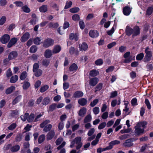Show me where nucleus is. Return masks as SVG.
<instances>
[{"label": "nucleus", "instance_id": "obj_1", "mask_svg": "<svg viewBox=\"0 0 153 153\" xmlns=\"http://www.w3.org/2000/svg\"><path fill=\"white\" fill-rule=\"evenodd\" d=\"M125 32L126 34L128 36H130L132 34V36H135L140 34V29L137 25L134 26L133 28L127 25L126 28Z\"/></svg>", "mask_w": 153, "mask_h": 153}, {"label": "nucleus", "instance_id": "obj_2", "mask_svg": "<svg viewBox=\"0 0 153 153\" xmlns=\"http://www.w3.org/2000/svg\"><path fill=\"white\" fill-rule=\"evenodd\" d=\"M149 48H146L145 51L146 55L143 59V61L145 62L149 61L151 60L152 56V52L149 51Z\"/></svg>", "mask_w": 153, "mask_h": 153}, {"label": "nucleus", "instance_id": "obj_3", "mask_svg": "<svg viewBox=\"0 0 153 153\" xmlns=\"http://www.w3.org/2000/svg\"><path fill=\"white\" fill-rule=\"evenodd\" d=\"M134 135L136 136H139L145 133V131L144 129L139 128H134Z\"/></svg>", "mask_w": 153, "mask_h": 153}, {"label": "nucleus", "instance_id": "obj_4", "mask_svg": "<svg viewBox=\"0 0 153 153\" xmlns=\"http://www.w3.org/2000/svg\"><path fill=\"white\" fill-rule=\"evenodd\" d=\"M130 55V53L129 51H128L125 53L123 57L125 58V59L124 60V62L125 63H128L130 62L132 60L131 57H129Z\"/></svg>", "mask_w": 153, "mask_h": 153}, {"label": "nucleus", "instance_id": "obj_5", "mask_svg": "<svg viewBox=\"0 0 153 153\" xmlns=\"http://www.w3.org/2000/svg\"><path fill=\"white\" fill-rule=\"evenodd\" d=\"M10 39V37L9 35L5 34L1 37V41L2 43L4 44L7 43Z\"/></svg>", "mask_w": 153, "mask_h": 153}, {"label": "nucleus", "instance_id": "obj_6", "mask_svg": "<svg viewBox=\"0 0 153 153\" xmlns=\"http://www.w3.org/2000/svg\"><path fill=\"white\" fill-rule=\"evenodd\" d=\"M18 40L17 38H13L11 39L7 44V47L9 48L12 47L17 42Z\"/></svg>", "mask_w": 153, "mask_h": 153}, {"label": "nucleus", "instance_id": "obj_7", "mask_svg": "<svg viewBox=\"0 0 153 153\" xmlns=\"http://www.w3.org/2000/svg\"><path fill=\"white\" fill-rule=\"evenodd\" d=\"M123 12L124 15L128 16L131 13V10L129 6H126L123 7Z\"/></svg>", "mask_w": 153, "mask_h": 153}, {"label": "nucleus", "instance_id": "obj_8", "mask_svg": "<svg viewBox=\"0 0 153 153\" xmlns=\"http://www.w3.org/2000/svg\"><path fill=\"white\" fill-rule=\"evenodd\" d=\"M48 121L46 120L43 122L40 125V126L41 128L44 127L43 131L45 132H47L48 131Z\"/></svg>", "mask_w": 153, "mask_h": 153}, {"label": "nucleus", "instance_id": "obj_9", "mask_svg": "<svg viewBox=\"0 0 153 153\" xmlns=\"http://www.w3.org/2000/svg\"><path fill=\"white\" fill-rule=\"evenodd\" d=\"M89 36L92 38H96L99 36V33L95 30H91L89 32Z\"/></svg>", "mask_w": 153, "mask_h": 153}, {"label": "nucleus", "instance_id": "obj_10", "mask_svg": "<svg viewBox=\"0 0 153 153\" xmlns=\"http://www.w3.org/2000/svg\"><path fill=\"white\" fill-rule=\"evenodd\" d=\"M79 37L76 33H71L69 35V39L71 40H74L75 41H77Z\"/></svg>", "mask_w": 153, "mask_h": 153}, {"label": "nucleus", "instance_id": "obj_11", "mask_svg": "<svg viewBox=\"0 0 153 153\" xmlns=\"http://www.w3.org/2000/svg\"><path fill=\"white\" fill-rule=\"evenodd\" d=\"M83 95V93L81 91H76L73 94V97L75 98H78L82 97Z\"/></svg>", "mask_w": 153, "mask_h": 153}, {"label": "nucleus", "instance_id": "obj_12", "mask_svg": "<svg viewBox=\"0 0 153 153\" xmlns=\"http://www.w3.org/2000/svg\"><path fill=\"white\" fill-rule=\"evenodd\" d=\"M30 36V34L28 33H25L21 37V41L22 42H25L29 39Z\"/></svg>", "mask_w": 153, "mask_h": 153}, {"label": "nucleus", "instance_id": "obj_13", "mask_svg": "<svg viewBox=\"0 0 153 153\" xmlns=\"http://www.w3.org/2000/svg\"><path fill=\"white\" fill-rule=\"evenodd\" d=\"M98 83V78L97 77H94L91 78L90 80L89 83L91 86H94Z\"/></svg>", "mask_w": 153, "mask_h": 153}, {"label": "nucleus", "instance_id": "obj_14", "mask_svg": "<svg viewBox=\"0 0 153 153\" xmlns=\"http://www.w3.org/2000/svg\"><path fill=\"white\" fill-rule=\"evenodd\" d=\"M133 145L134 143H131L129 139L126 140L125 142L123 144V146L127 147H130Z\"/></svg>", "mask_w": 153, "mask_h": 153}, {"label": "nucleus", "instance_id": "obj_15", "mask_svg": "<svg viewBox=\"0 0 153 153\" xmlns=\"http://www.w3.org/2000/svg\"><path fill=\"white\" fill-rule=\"evenodd\" d=\"M78 102L80 105L82 106H84L87 104V100L86 99L82 98L79 99Z\"/></svg>", "mask_w": 153, "mask_h": 153}, {"label": "nucleus", "instance_id": "obj_16", "mask_svg": "<svg viewBox=\"0 0 153 153\" xmlns=\"http://www.w3.org/2000/svg\"><path fill=\"white\" fill-rule=\"evenodd\" d=\"M120 143V141L117 140H113L109 143V146L111 149L113 148V146H114L115 145L119 144Z\"/></svg>", "mask_w": 153, "mask_h": 153}, {"label": "nucleus", "instance_id": "obj_17", "mask_svg": "<svg viewBox=\"0 0 153 153\" xmlns=\"http://www.w3.org/2000/svg\"><path fill=\"white\" fill-rule=\"evenodd\" d=\"M78 68V66L75 63L72 64L69 67V70L70 71H76Z\"/></svg>", "mask_w": 153, "mask_h": 153}, {"label": "nucleus", "instance_id": "obj_18", "mask_svg": "<svg viewBox=\"0 0 153 153\" xmlns=\"http://www.w3.org/2000/svg\"><path fill=\"white\" fill-rule=\"evenodd\" d=\"M17 52L15 51H13L10 53L8 56L10 59H12L16 58L17 56Z\"/></svg>", "mask_w": 153, "mask_h": 153}, {"label": "nucleus", "instance_id": "obj_19", "mask_svg": "<svg viewBox=\"0 0 153 153\" xmlns=\"http://www.w3.org/2000/svg\"><path fill=\"white\" fill-rule=\"evenodd\" d=\"M69 52L71 54H75V55H79V51L77 48H70Z\"/></svg>", "mask_w": 153, "mask_h": 153}, {"label": "nucleus", "instance_id": "obj_20", "mask_svg": "<svg viewBox=\"0 0 153 153\" xmlns=\"http://www.w3.org/2000/svg\"><path fill=\"white\" fill-rule=\"evenodd\" d=\"M153 12V7L152 6L149 7L146 10V14L149 16L151 15Z\"/></svg>", "mask_w": 153, "mask_h": 153}, {"label": "nucleus", "instance_id": "obj_21", "mask_svg": "<svg viewBox=\"0 0 153 153\" xmlns=\"http://www.w3.org/2000/svg\"><path fill=\"white\" fill-rule=\"evenodd\" d=\"M59 25L57 22L53 23L51 22L48 23V27L49 28H52L54 29H56L59 27Z\"/></svg>", "mask_w": 153, "mask_h": 153}, {"label": "nucleus", "instance_id": "obj_22", "mask_svg": "<svg viewBox=\"0 0 153 153\" xmlns=\"http://www.w3.org/2000/svg\"><path fill=\"white\" fill-rule=\"evenodd\" d=\"M86 113V108H83L79 110L78 114L79 116L83 117L84 116Z\"/></svg>", "mask_w": 153, "mask_h": 153}, {"label": "nucleus", "instance_id": "obj_23", "mask_svg": "<svg viewBox=\"0 0 153 153\" xmlns=\"http://www.w3.org/2000/svg\"><path fill=\"white\" fill-rule=\"evenodd\" d=\"M99 74L98 71L96 70H93L90 71L89 73V75L91 77H94L97 76Z\"/></svg>", "mask_w": 153, "mask_h": 153}, {"label": "nucleus", "instance_id": "obj_24", "mask_svg": "<svg viewBox=\"0 0 153 153\" xmlns=\"http://www.w3.org/2000/svg\"><path fill=\"white\" fill-rule=\"evenodd\" d=\"M48 132V140L52 139L55 135V132L53 130H51Z\"/></svg>", "mask_w": 153, "mask_h": 153}, {"label": "nucleus", "instance_id": "obj_25", "mask_svg": "<svg viewBox=\"0 0 153 153\" xmlns=\"http://www.w3.org/2000/svg\"><path fill=\"white\" fill-rule=\"evenodd\" d=\"M103 84L102 83L98 84L95 88L96 89L95 92L96 93L97 91H100L102 88Z\"/></svg>", "mask_w": 153, "mask_h": 153}, {"label": "nucleus", "instance_id": "obj_26", "mask_svg": "<svg viewBox=\"0 0 153 153\" xmlns=\"http://www.w3.org/2000/svg\"><path fill=\"white\" fill-rule=\"evenodd\" d=\"M18 77L17 75L13 76L10 79V82L11 83H15L18 80Z\"/></svg>", "mask_w": 153, "mask_h": 153}, {"label": "nucleus", "instance_id": "obj_27", "mask_svg": "<svg viewBox=\"0 0 153 153\" xmlns=\"http://www.w3.org/2000/svg\"><path fill=\"white\" fill-rule=\"evenodd\" d=\"M15 87L13 86H11L8 88L6 91V93L7 94H9L11 93L13 90H15Z\"/></svg>", "mask_w": 153, "mask_h": 153}, {"label": "nucleus", "instance_id": "obj_28", "mask_svg": "<svg viewBox=\"0 0 153 153\" xmlns=\"http://www.w3.org/2000/svg\"><path fill=\"white\" fill-rule=\"evenodd\" d=\"M35 115L33 113H31L28 116L27 118V121L28 122H31L33 121H34V120Z\"/></svg>", "mask_w": 153, "mask_h": 153}, {"label": "nucleus", "instance_id": "obj_29", "mask_svg": "<svg viewBox=\"0 0 153 153\" xmlns=\"http://www.w3.org/2000/svg\"><path fill=\"white\" fill-rule=\"evenodd\" d=\"M150 27V25L149 23H145L143 27V31L146 32H147L148 31Z\"/></svg>", "mask_w": 153, "mask_h": 153}, {"label": "nucleus", "instance_id": "obj_30", "mask_svg": "<svg viewBox=\"0 0 153 153\" xmlns=\"http://www.w3.org/2000/svg\"><path fill=\"white\" fill-rule=\"evenodd\" d=\"M144 57V54L143 53L137 54L136 57V59L137 60H142Z\"/></svg>", "mask_w": 153, "mask_h": 153}, {"label": "nucleus", "instance_id": "obj_31", "mask_svg": "<svg viewBox=\"0 0 153 153\" xmlns=\"http://www.w3.org/2000/svg\"><path fill=\"white\" fill-rule=\"evenodd\" d=\"M20 146L19 145H16L12 147L11 149V150L13 152L18 151L20 149Z\"/></svg>", "mask_w": 153, "mask_h": 153}, {"label": "nucleus", "instance_id": "obj_32", "mask_svg": "<svg viewBox=\"0 0 153 153\" xmlns=\"http://www.w3.org/2000/svg\"><path fill=\"white\" fill-rule=\"evenodd\" d=\"M22 9L25 13H29L30 11V9L27 5L22 7Z\"/></svg>", "mask_w": 153, "mask_h": 153}, {"label": "nucleus", "instance_id": "obj_33", "mask_svg": "<svg viewBox=\"0 0 153 153\" xmlns=\"http://www.w3.org/2000/svg\"><path fill=\"white\" fill-rule=\"evenodd\" d=\"M91 119V117L90 115H88L85 117L84 120V123H87L90 122Z\"/></svg>", "mask_w": 153, "mask_h": 153}, {"label": "nucleus", "instance_id": "obj_34", "mask_svg": "<svg viewBox=\"0 0 153 153\" xmlns=\"http://www.w3.org/2000/svg\"><path fill=\"white\" fill-rule=\"evenodd\" d=\"M39 10L41 12L45 13L47 10V6L43 5L39 8Z\"/></svg>", "mask_w": 153, "mask_h": 153}, {"label": "nucleus", "instance_id": "obj_35", "mask_svg": "<svg viewBox=\"0 0 153 153\" xmlns=\"http://www.w3.org/2000/svg\"><path fill=\"white\" fill-rule=\"evenodd\" d=\"M72 19L75 22H78L80 19L79 16L78 14H74L72 16Z\"/></svg>", "mask_w": 153, "mask_h": 153}, {"label": "nucleus", "instance_id": "obj_36", "mask_svg": "<svg viewBox=\"0 0 153 153\" xmlns=\"http://www.w3.org/2000/svg\"><path fill=\"white\" fill-rule=\"evenodd\" d=\"M145 103L147 106L148 109L150 110L151 109V106L150 102L148 99H145Z\"/></svg>", "mask_w": 153, "mask_h": 153}, {"label": "nucleus", "instance_id": "obj_37", "mask_svg": "<svg viewBox=\"0 0 153 153\" xmlns=\"http://www.w3.org/2000/svg\"><path fill=\"white\" fill-rule=\"evenodd\" d=\"M115 25V24H114L111 29L110 30H108V31H107V33L108 34V35L109 36L111 35L115 31L114 28Z\"/></svg>", "mask_w": 153, "mask_h": 153}, {"label": "nucleus", "instance_id": "obj_38", "mask_svg": "<svg viewBox=\"0 0 153 153\" xmlns=\"http://www.w3.org/2000/svg\"><path fill=\"white\" fill-rule=\"evenodd\" d=\"M17 126V125L15 123H13L9 126L7 128L10 130H13Z\"/></svg>", "mask_w": 153, "mask_h": 153}, {"label": "nucleus", "instance_id": "obj_39", "mask_svg": "<svg viewBox=\"0 0 153 153\" xmlns=\"http://www.w3.org/2000/svg\"><path fill=\"white\" fill-rule=\"evenodd\" d=\"M27 76V73L26 71L23 72L21 74L20 78L21 80H24L26 77Z\"/></svg>", "mask_w": 153, "mask_h": 153}, {"label": "nucleus", "instance_id": "obj_40", "mask_svg": "<svg viewBox=\"0 0 153 153\" xmlns=\"http://www.w3.org/2000/svg\"><path fill=\"white\" fill-rule=\"evenodd\" d=\"M79 24L80 28L82 30H83L85 27V25L84 22L82 20H81L79 22Z\"/></svg>", "mask_w": 153, "mask_h": 153}, {"label": "nucleus", "instance_id": "obj_41", "mask_svg": "<svg viewBox=\"0 0 153 153\" xmlns=\"http://www.w3.org/2000/svg\"><path fill=\"white\" fill-rule=\"evenodd\" d=\"M79 9L78 7H75L71 8L70 10V12L72 13H76L79 12Z\"/></svg>", "mask_w": 153, "mask_h": 153}, {"label": "nucleus", "instance_id": "obj_42", "mask_svg": "<svg viewBox=\"0 0 153 153\" xmlns=\"http://www.w3.org/2000/svg\"><path fill=\"white\" fill-rule=\"evenodd\" d=\"M22 137V135L21 133H19L17 134L16 137L15 139V141L17 142H19L21 141Z\"/></svg>", "mask_w": 153, "mask_h": 153}, {"label": "nucleus", "instance_id": "obj_43", "mask_svg": "<svg viewBox=\"0 0 153 153\" xmlns=\"http://www.w3.org/2000/svg\"><path fill=\"white\" fill-rule=\"evenodd\" d=\"M95 63L97 65H101L103 64V60L102 59H99L96 60Z\"/></svg>", "mask_w": 153, "mask_h": 153}, {"label": "nucleus", "instance_id": "obj_44", "mask_svg": "<svg viewBox=\"0 0 153 153\" xmlns=\"http://www.w3.org/2000/svg\"><path fill=\"white\" fill-rule=\"evenodd\" d=\"M56 103H52L49 106V110L50 111H53L54 110L56 107Z\"/></svg>", "mask_w": 153, "mask_h": 153}, {"label": "nucleus", "instance_id": "obj_45", "mask_svg": "<svg viewBox=\"0 0 153 153\" xmlns=\"http://www.w3.org/2000/svg\"><path fill=\"white\" fill-rule=\"evenodd\" d=\"M29 116L28 113H26L24 115H22L21 116V118L22 120L25 121L26 119L27 120L28 117Z\"/></svg>", "mask_w": 153, "mask_h": 153}, {"label": "nucleus", "instance_id": "obj_46", "mask_svg": "<svg viewBox=\"0 0 153 153\" xmlns=\"http://www.w3.org/2000/svg\"><path fill=\"white\" fill-rule=\"evenodd\" d=\"M41 41L40 38L39 37H36L33 40L34 43L36 45H39L41 42Z\"/></svg>", "mask_w": 153, "mask_h": 153}, {"label": "nucleus", "instance_id": "obj_47", "mask_svg": "<svg viewBox=\"0 0 153 153\" xmlns=\"http://www.w3.org/2000/svg\"><path fill=\"white\" fill-rule=\"evenodd\" d=\"M21 97V96H18L16 97L12 102L13 105H15L20 100Z\"/></svg>", "mask_w": 153, "mask_h": 153}, {"label": "nucleus", "instance_id": "obj_48", "mask_svg": "<svg viewBox=\"0 0 153 153\" xmlns=\"http://www.w3.org/2000/svg\"><path fill=\"white\" fill-rule=\"evenodd\" d=\"M30 86V84L29 82H24L23 86V88L24 89H26L28 88Z\"/></svg>", "mask_w": 153, "mask_h": 153}, {"label": "nucleus", "instance_id": "obj_49", "mask_svg": "<svg viewBox=\"0 0 153 153\" xmlns=\"http://www.w3.org/2000/svg\"><path fill=\"white\" fill-rule=\"evenodd\" d=\"M131 103L132 106H135L138 105L137 103V99L136 98H133L131 101Z\"/></svg>", "mask_w": 153, "mask_h": 153}, {"label": "nucleus", "instance_id": "obj_50", "mask_svg": "<svg viewBox=\"0 0 153 153\" xmlns=\"http://www.w3.org/2000/svg\"><path fill=\"white\" fill-rule=\"evenodd\" d=\"M106 126V123L105 122H103L101 123L98 126L99 129L101 130L104 128Z\"/></svg>", "mask_w": 153, "mask_h": 153}, {"label": "nucleus", "instance_id": "obj_51", "mask_svg": "<svg viewBox=\"0 0 153 153\" xmlns=\"http://www.w3.org/2000/svg\"><path fill=\"white\" fill-rule=\"evenodd\" d=\"M35 73V75L36 77H39L41 76L42 73V71L40 69L36 71V72H33Z\"/></svg>", "mask_w": 153, "mask_h": 153}, {"label": "nucleus", "instance_id": "obj_52", "mask_svg": "<svg viewBox=\"0 0 153 153\" xmlns=\"http://www.w3.org/2000/svg\"><path fill=\"white\" fill-rule=\"evenodd\" d=\"M48 89V86L47 85L42 86L40 89V91L42 93L45 92Z\"/></svg>", "mask_w": 153, "mask_h": 153}, {"label": "nucleus", "instance_id": "obj_53", "mask_svg": "<svg viewBox=\"0 0 153 153\" xmlns=\"http://www.w3.org/2000/svg\"><path fill=\"white\" fill-rule=\"evenodd\" d=\"M39 65L37 63H35L33 65V71L36 72L37 70H39Z\"/></svg>", "mask_w": 153, "mask_h": 153}, {"label": "nucleus", "instance_id": "obj_54", "mask_svg": "<svg viewBox=\"0 0 153 153\" xmlns=\"http://www.w3.org/2000/svg\"><path fill=\"white\" fill-rule=\"evenodd\" d=\"M45 137V136L44 135H42L40 136L38 140L39 143H42L44 141Z\"/></svg>", "mask_w": 153, "mask_h": 153}, {"label": "nucleus", "instance_id": "obj_55", "mask_svg": "<svg viewBox=\"0 0 153 153\" xmlns=\"http://www.w3.org/2000/svg\"><path fill=\"white\" fill-rule=\"evenodd\" d=\"M99 100L97 99L94 100L90 104V105L92 107L95 106L98 102Z\"/></svg>", "mask_w": 153, "mask_h": 153}, {"label": "nucleus", "instance_id": "obj_56", "mask_svg": "<svg viewBox=\"0 0 153 153\" xmlns=\"http://www.w3.org/2000/svg\"><path fill=\"white\" fill-rule=\"evenodd\" d=\"M93 111L95 114H99L100 112L99 108L98 107H96L93 108Z\"/></svg>", "mask_w": 153, "mask_h": 153}, {"label": "nucleus", "instance_id": "obj_57", "mask_svg": "<svg viewBox=\"0 0 153 153\" xmlns=\"http://www.w3.org/2000/svg\"><path fill=\"white\" fill-rule=\"evenodd\" d=\"M63 139L62 137H60L58 138L56 141V145L58 146L61 143Z\"/></svg>", "mask_w": 153, "mask_h": 153}, {"label": "nucleus", "instance_id": "obj_58", "mask_svg": "<svg viewBox=\"0 0 153 153\" xmlns=\"http://www.w3.org/2000/svg\"><path fill=\"white\" fill-rule=\"evenodd\" d=\"M131 130V128H128L126 129L121 130L120 131V132L121 134L129 133L130 132Z\"/></svg>", "mask_w": 153, "mask_h": 153}, {"label": "nucleus", "instance_id": "obj_59", "mask_svg": "<svg viewBox=\"0 0 153 153\" xmlns=\"http://www.w3.org/2000/svg\"><path fill=\"white\" fill-rule=\"evenodd\" d=\"M130 76L132 79H134L137 76L136 73L135 71H132L130 73Z\"/></svg>", "mask_w": 153, "mask_h": 153}, {"label": "nucleus", "instance_id": "obj_60", "mask_svg": "<svg viewBox=\"0 0 153 153\" xmlns=\"http://www.w3.org/2000/svg\"><path fill=\"white\" fill-rule=\"evenodd\" d=\"M72 4V3L71 1H69L68 2H67L65 6L64 9H67L70 8L71 7Z\"/></svg>", "mask_w": 153, "mask_h": 153}, {"label": "nucleus", "instance_id": "obj_61", "mask_svg": "<svg viewBox=\"0 0 153 153\" xmlns=\"http://www.w3.org/2000/svg\"><path fill=\"white\" fill-rule=\"evenodd\" d=\"M130 136V135L129 134H124L120 136V139L123 140L129 137Z\"/></svg>", "mask_w": 153, "mask_h": 153}, {"label": "nucleus", "instance_id": "obj_62", "mask_svg": "<svg viewBox=\"0 0 153 153\" xmlns=\"http://www.w3.org/2000/svg\"><path fill=\"white\" fill-rule=\"evenodd\" d=\"M6 20V18L4 16H3L0 19V25H2Z\"/></svg>", "mask_w": 153, "mask_h": 153}, {"label": "nucleus", "instance_id": "obj_63", "mask_svg": "<svg viewBox=\"0 0 153 153\" xmlns=\"http://www.w3.org/2000/svg\"><path fill=\"white\" fill-rule=\"evenodd\" d=\"M117 95V92L116 91H113L110 94V98H114Z\"/></svg>", "mask_w": 153, "mask_h": 153}, {"label": "nucleus", "instance_id": "obj_64", "mask_svg": "<svg viewBox=\"0 0 153 153\" xmlns=\"http://www.w3.org/2000/svg\"><path fill=\"white\" fill-rule=\"evenodd\" d=\"M64 125V123L63 122H60L58 125V129L60 130H62L63 128Z\"/></svg>", "mask_w": 153, "mask_h": 153}]
</instances>
